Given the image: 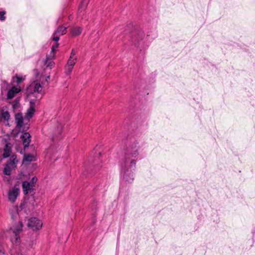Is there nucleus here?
I'll return each mask as SVG.
<instances>
[{
	"mask_svg": "<svg viewBox=\"0 0 255 255\" xmlns=\"http://www.w3.org/2000/svg\"><path fill=\"white\" fill-rule=\"evenodd\" d=\"M138 142L135 141L127 148L121 159V177L123 183H130L133 181L132 171L135 168L138 155Z\"/></svg>",
	"mask_w": 255,
	"mask_h": 255,
	"instance_id": "obj_1",
	"label": "nucleus"
},
{
	"mask_svg": "<svg viewBox=\"0 0 255 255\" xmlns=\"http://www.w3.org/2000/svg\"><path fill=\"white\" fill-rule=\"evenodd\" d=\"M23 223L19 222L11 228L12 234L10 236V241L13 245H17L20 243L19 234L22 231Z\"/></svg>",
	"mask_w": 255,
	"mask_h": 255,
	"instance_id": "obj_2",
	"label": "nucleus"
},
{
	"mask_svg": "<svg viewBox=\"0 0 255 255\" xmlns=\"http://www.w3.org/2000/svg\"><path fill=\"white\" fill-rule=\"evenodd\" d=\"M42 89L43 87L40 82L36 80L30 84L27 89V91L28 93L29 96H33L36 98H38V97L36 96L37 94H41V95H43Z\"/></svg>",
	"mask_w": 255,
	"mask_h": 255,
	"instance_id": "obj_3",
	"label": "nucleus"
},
{
	"mask_svg": "<svg viewBox=\"0 0 255 255\" xmlns=\"http://www.w3.org/2000/svg\"><path fill=\"white\" fill-rule=\"evenodd\" d=\"M18 162L16 155L13 154L10 156V158L5 163L3 172L5 175H10L11 170L16 167Z\"/></svg>",
	"mask_w": 255,
	"mask_h": 255,
	"instance_id": "obj_4",
	"label": "nucleus"
},
{
	"mask_svg": "<svg viewBox=\"0 0 255 255\" xmlns=\"http://www.w3.org/2000/svg\"><path fill=\"white\" fill-rule=\"evenodd\" d=\"M18 162L16 155L13 154L10 156V158L5 163L3 172L5 175H10L11 170L16 167Z\"/></svg>",
	"mask_w": 255,
	"mask_h": 255,
	"instance_id": "obj_5",
	"label": "nucleus"
},
{
	"mask_svg": "<svg viewBox=\"0 0 255 255\" xmlns=\"http://www.w3.org/2000/svg\"><path fill=\"white\" fill-rule=\"evenodd\" d=\"M19 193V188L18 187H16L15 185L11 189H10L7 195L8 201L12 203H14L18 196Z\"/></svg>",
	"mask_w": 255,
	"mask_h": 255,
	"instance_id": "obj_6",
	"label": "nucleus"
},
{
	"mask_svg": "<svg viewBox=\"0 0 255 255\" xmlns=\"http://www.w3.org/2000/svg\"><path fill=\"white\" fill-rule=\"evenodd\" d=\"M15 120L16 124V128L19 131H23L28 128V126H24L23 118L21 113H17L15 116Z\"/></svg>",
	"mask_w": 255,
	"mask_h": 255,
	"instance_id": "obj_7",
	"label": "nucleus"
},
{
	"mask_svg": "<svg viewBox=\"0 0 255 255\" xmlns=\"http://www.w3.org/2000/svg\"><path fill=\"white\" fill-rule=\"evenodd\" d=\"M28 226L31 228L33 230H38L42 227V222L40 220L33 217L29 219Z\"/></svg>",
	"mask_w": 255,
	"mask_h": 255,
	"instance_id": "obj_8",
	"label": "nucleus"
},
{
	"mask_svg": "<svg viewBox=\"0 0 255 255\" xmlns=\"http://www.w3.org/2000/svg\"><path fill=\"white\" fill-rule=\"evenodd\" d=\"M67 28V27L63 26H59L53 34V40L57 42L59 40L60 36L66 33Z\"/></svg>",
	"mask_w": 255,
	"mask_h": 255,
	"instance_id": "obj_9",
	"label": "nucleus"
},
{
	"mask_svg": "<svg viewBox=\"0 0 255 255\" xmlns=\"http://www.w3.org/2000/svg\"><path fill=\"white\" fill-rule=\"evenodd\" d=\"M144 33L142 30L139 29L135 32V35L133 38V42L135 45L138 46L140 44V41H141L144 37Z\"/></svg>",
	"mask_w": 255,
	"mask_h": 255,
	"instance_id": "obj_10",
	"label": "nucleus"
},
{
	"mask_svg": "<svg viewBox=\"0 0 255 255\" xmlns=\"http://www.w3.org/2000/svg\"><path fill=\"white\" fill-rule=\"evenodd\" d=\"M20 138L22 141L24 149H25L29 145L31 141V135L28 132H25L20 136Z\"/></svg>",
	"mask_w": 255,
	"mask_h": 255,
	"instance_id": "obj_11",
	"label": "nucleus"
},
{
	"mask_svg": "<svg viewBox=\"0 0 255 255\" xmlns=\"http://www.w3.org/2000/svg\"><path fill=\"white\" fill-rule=\"evenodd\" d=\"M22 187L23 194L24 195L31 193V192L33 190L34 186H33L32 185L26 181H24L22 182Z\"/></svg>",
	"mask_w": 255,
	"mask_h": 255,
	"instance_id": "obj_12",
	"label": "nucleus"
},
{
	"mask_svg": "<svg viewBox=\"0 0 255 255\" xmlns=\"http://www.w3.org/2000/svg\"><path fill=\"white\" fill-rule=\"evenodd\" d=\"M2 157L6 158L10 157L12 153V145L10 143H6L3 147Z\"/></svg>",
	"mask_w": 255,
	"mask_h": 255,
	"instance_id": "obj_13",
	"label": "nucleus"
},
{
	"mask_svg": "<svg viewBox=\"0 0 255 255\" xmlns=\"http://www.w3.org/2000/svg\"><path fill=\"white\" fill-rule=\"evenodd\" d=\"M63 127L62 125L59 123H57L56 124V127L55 128L54 134L52 136V139L54 140L57 138H60L61 134L62 131Z\"/></svg>",
	"mask_w": 255,
	"mask_h": 255,
	"instance_id": "obj_14",
	"label": "nucleus"
},
{
	"mask_svg": "<svg viewBox=\"0 0 255 255\" xmlns=\"http://www.w3.org/2000/svg\"><path fill=\"white\" fill-rule=\"evenodd\" d=\"M20 91L19 87H15V86L12 87L10 90H9L7 93V99H11L13 98L15 94L19 93Z\"/></svg>",
	"mask_w": 255,
	"mask_h": 255,
	"instance_id": "obj_15",
	"label": "nucleus"
},
{
	"mask_svg": "<svg viewBox=\"0 0 255 255\" xmlns=\"http://www.w3.org/2000/svg\"><path fill=\"white\" fill-rule=\"evenodd\" d=\"M54 58L51 57L50 55H47L46 58L43 60L44 65L46 67L49 68L50 69H52L55 65V63L52 60Z\"/></svg>",
	"mask_w": 255,
	"mask_h": 255,
	"instance_id": "obj_16",
	"label": "nucleus"
},
{
	"mask_svg": "<svg viewBox=\"0 0 255 255\" xmlns=\"http://www.w3.org/2000/svg\"><path fill=\"white\" fill-rule=\"evenodd\" d=\"M19 212V208L17 206H13L9 210L11 218L15 220L18 217Z\"/></svg>",
	"mask_w": 255,
	"mask_h": 255,
	"instance_id": "obj_17",
	"label": "nucleus"
},
{
	"mask_svg": "<svg viewBox=\"0 0 255 255\" xmlns=\"http://www.w3.org/2000/svg\"><path fill=\"white\" fill-rule=\"evenodd\" d=\"M0 117L5 121H8L10 118V114L8 111L6 110V107H3L1 109Z\"/></svg>",
	"mask_w": 255,
	"mask_h": 255,
	"instance_id": "obj_18",
	"label": "nucleus"
},
{
	"mask_svg": "<svg viewBox=\"0 0 255 255\" xmlns=\"http://www.w3.org/2000/svg\"><path fill=\"white\" fill-rule=\"evenodd\" d=\"M82 31V28L80 26L73 27L70 29V33L73 36L80 35Z\"/></svg>",
	"mask_w": 255,
	"mask_h": 255,
	"instance_id": "obj_19",
	"label": "nucleus"
},
{
	"mask_svg": "<svg viewBox=\"0 0 255 255\" xmlns=\"http://www.w3.org/2000/svg\"><path fill=\"white\" fill-rule=\"evenodd\" d=\"M36 157L32 154H25L24 155L23 162H32L36 160Z\"/></svg>",
	"mask_w": 255,
	"mask_h": 255,
	"instance_id": "obj_20",
	"label": "nucleus"
},
{
	"mask_svg": "<svg viewBox=\"0 0 255 255\" xmlns=\"http://www.w3.org/2000/svg\"><path fill=\"white\" fill-rule=\"evenodd\" d=\"M88 5V1L86 0H83L78 10V14L80 16L82 14L83 11H84Z\"/></svg>",
	"mask_w": 255,
	"mask_h": 255,
	"instance_id": "obj_21",
	"label": "nucleus"
},
{
	"mask_svg": "<svg viewBox=\"0 0 255 255\" xmlns=\"http://www.w3.org/2000/svg\"><path fill=\"white\" fill-rule=\"evenodd\" d=\"M77 61V58L69 57L66 65L74 67Z\"/></svg>",
	"mask_w": 255,
	"mask_h": 255,
	"instance_id": "obj_22",
	"label": "nucleus"
},
{
	"mask_svg": "<svg viewBox=\"0 0 255 255\" xmlns=\"http://www.w3.org/2000/svg\"><path fill=\"white\" fill-rule=\"evenodd\" d=\"M34 112L35 108H33L32 107H29L27 112L26 117L29 118H31L34 115Z\"/></svg>",
	"mask_w": 255,
	"mask_h": 255,
	"instance_id": "obj_23",
	"label": "nucleus"
},
{
	"mask_svg": "<svg viewBox=\"0 0 255 255\" xmlns=\"http://www.w3.org/2000/svg\"><path fill=\"white\" fill-rule=\"evenodd\" d=\"M58 43H56L55 45H53L51 47V51L50 53V56L52 58H55V51L56 50V49L58 47Z\"/></svg>",
	"mask_w": 255,
	"mask_h": 255,
	"instance_id": "obj_24",
	"label": "nucleus"
},
{
	"mask_svg": "<svg viewBox=\"0 0 255 255\" xmlns=\"http://www.w3.org/2000/svg\"><path fill=\"white\" fill-rule=\"evenodd\" d=\"M74 67L68 66V65H66L65 66V73L66 75H70Z\"/></svg>",
	"mask_w": 255,
	"mask_h": 255,
	"instance_id": "obj_25",
	"label": "nucleus"
},
{
	"mask_svg": "<svg viewBox=\"0 0 255 255\" xmlns=\"http://www.w3.org/2000/svg\"><path fill=\"white\" fill-rule=\"evenodd\" d=\"M41 98V96L39 98H36V99H30V102H29L30 107H32L33 108H35V104H36V102L39 99H40Z\"/></svg>",
	"mask_w": 255,
	"mask_h": 255,
	"instance_id": "obj_26",
	"label": "nucleus"
},
{
	"mask_svg": "<svg viewBox=\"0 0 255 255\" xmlns=\"http://www.w3.org/2000/svg\"><path fill=\"white\" fill-rule=\"evenodd\" d=\"M14 79H16V83L18 84H19L20 83H21L22 81H23L24 80V78H23L22 77H20V76H18L17 75L15 77L13 78V80Z\"/></svg>",
	"mask_w": 255,
	"mask_h": 255,
	"instance_id": "obj_27",
	"label": "nucleus"
},
{
	"mask_svg": "<svg viewBox=\"0 0 255 255\" xmlns=\"http://www.w3.org/2000/svg\"><path fill=\"white\" fill-rule=\"evenodd\" d=\"M37 180V178L36 177H33L30 181L28 182L30 183L31 185H32L34 187L35 184L36 183Z\"/></svg>",
	"mask_w": 255,
	"mask_h": 255,
	"instance_id": "obj_28",
	"label": "nucleus"
},
{
	"mask_svg": "<svg viewBox=\"0 0 255 255\" xmlns=\"http://www.w3.org/2000/svg\"><path fill=\"white\" fill-rule=\"evenodd\" d=\"M5 12L4 11H0V20L3 21L5 19Z\"/></svg>",
	"mask_w": 255,
	"mask_h": 255,
	"instance_id": "obj_29",
	"label": "nucleus"
},
{
	"mask_svg": "<svg viewBox=\"0 0 255 255\" xmlns=\"http://www.w3.org/2000/svg\"><path fill=\"white\" fill-rule=\"evenodd\" d=\"M76 55V52L75 51L74 49H73L71 51V54L69 57L77 58Z\"/></svg>",
	"mask_w": 255,
	"mask_h": 255,
	"instance_id": "obj_30",
	"label": "nucleus"
},
{
	"mask_svg": "<svg viewBox=\"0 0 255 255\" xmlns=\"http://www.w3.org/2000/svg\"><path fill=\"white\" fill-rule=\"evenodd\" d=\"M1 254H3L4 255H6V254L4 253V252L2 250H0V255H2Z\"/></svg>",
	"mask_w": 255,
	"mask_h": 255,
	"instance_id": "obj_31",
	"label": "nucleus"
},
{
	"mask_svg": "<svg viewBox=\"0 0 255 255\" xmlns=\"http://www.w3.org/2000/svg\"><path fill=\"white\" fill-rule=\"evenodd\" d=\"M23 206H24V205L23 204L21 203L19 206V208H20L21 210L23 209Z\"/></svg>",
	"mask_w": 255,
	"mask_h": 255,
	"instance_id": "obj_32",
	"label": "nucleus"
},
{
	"mask_svg": "<svg viewBox=\"0 0 255 255\" xmlns=\"http://www.w3.org/2000/svg\"><path fill=\"white\" fill-rule=\"evenodd\" d=\"M34 244H35V243L34 242V241H32V243H31V244H30L29 245V246L30 247H32L33 245Z\"/></svg>",
	"mask_w": 255,
	"mask_h": 255,
	"instance_id": "obj_33",
	"label": "nucleus"
},
{
	"mask_svg": "<svg viewBox=\"0 0 255 255\" xmlns=\"http://www.w3.org/2000/svg\"><path fill=\"white\" fill-rule=\"evenodd\" d=\"M72 18H73V17L72 16V15H70V16H69V19L70 20H71L72 19Z\"/></svg>",
	"mask_w": 255,
	"mask_h": 255,
	"instance_id": "obj_34",
	"label": "nucleus"
},
{
	"mask_svg": "<svg viewBox=\"0 0 255 255\" xmlns=\"http://www.w3.org/2000/svg\"><path fill=\"white\" fill-rule=\"evenodd\" d=\"M49 78H50V76H47V77H46V78H45V80H46V81H47V80H48V79H49Z\"/></svg>",
	"mask_w": 255,
	"mask_h": 255,
	"instance_id": "obj_35",
	"label": "nucleus"
},
{
	"mask_svg": "<svg viewBox=\"0 0 255 255\" xmlns=\"http://www.w3.org/2000/svg\"><path fill=\"white\" fill-rule=\"evenodd\" d=\"M17 255H25L24 254H18Z\"/></svg>",
	"mask_w": 255,
	"mask_h": 255,
	"instance_id": "obj_36",
	"label": "nucleus"
}]
</instances>
